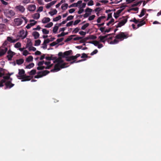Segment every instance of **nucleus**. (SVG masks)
Returning <instances> with one entry per match:
<instances>
[{"mask_svg":"<svg viewBox=\"0 0 161 161\" xmlns=\"http://www.w3.org/2000/svg\"><path fill=\"white\" fill-rule=\"evenodd\" d=\"M63 62L64 61L62 59L61 57H59L57 58V59H56L55 60L54 63H57L55 65L54 68L51 69L50 71L51 72H54L56 71H58L60 70V69H59L58 68L59 64L63 63Z\"/></svg>","mask_w":161,"mask_h":161,"instance_id":"1","label":"nucleus"},{"mask_svg":"<svg viewBox=\"0 0 161 161\" xmlns=\"http://www.w3.org/2000/svg\"><path fill=\"white\" fill-rule=\"evenodd\" d=\"M129 36L127 32H120L115 37V38L120 41H122L125 39H126Z\"/></svg>","mask_w":161,"mask_h":161,"instance_id":"2","label":"nucleus"},{"mask_svg":"<svg viewBox=\"0 0 161 161\" xmlns=\"http://www.w3.org/2000/svg\"><path fill=\"white\" fill-rule=\"evenodd\" d=\"M4 14L8 18H10L15 15V13L12 10L5 9L4 10Z\"/></svg>","mask_w":161,"mask_h":161,"instance_id":"3","label":"nucleus"},{"mask_svg":"<svg viewBox=\"0 0 161 161\" xmlns=\"http://www.w3.org/2000/svg\"><path fill=\"white\" fill-rule=\"evenodd\" d=\"M5 87H4L5 89H10L13 86H14V84H13L11 82V81H6L5 84Z\"/></svg>","mask_w":161,"mask_h":161,"instance_id":"4","label":"nucleus"},{"mask_svg":"<svg viewBox=\"0 0 161 161\" xmlns=\"http://www.w3.org/2000/svg\"><path fill=\"white\" fill-rule=\"evenodd\" d=\"M27 33V31H26L25 33V31L24 30H22L19 31V36L22 39H24L26 37Z\"/></svg>","mask_w":161,"mask_h":161,"instance_id":"5","label":"nucleus"},{"mask_svg":"<svg viewBox=\"0 0 161 161\" xmlns=\"http://www.w3.org/2000/svg\"><path fill=\"white\" fill-rule=\"evenodd\" d=\"M127 21V18L124 19L118 24L116 26V28H118L121 27L124 25L126 23Z\"/></svg>","mask_w":161,"mask_h":161,"instance_id":"6","label":"nucleus"},{"mask_svg":"<svg viewBox=\"0 0 161 161\" xmlns=\"http://www.w3.org/2000/svg\"><path fill=\"white\" fill-rule=\"evenodd\" d=\"M14 21L15 23V25L17 26H19L23 22L22 19L21 18H15L14 20Z\"/></svg>","mask_w":161,"mask_h":161,"instance_id":"7","label":"nucleus"},{"mask_svg":"<svg viewBox=\"0 0 161 161\" xmlns=\"http://www.w3.org/2000/svg\"><path fill=\"white\" fill-rule=\"evenodd\" d=\"M14 53L12 51L10 50H9L8 52V54L7 56V57L8 58V61H11L12 59V58L13 56L14 55Z\"/></svg>","mask_w":161,"mask_h":161,"instance_id":"8","label":"nucleus"},{"mask_svg":"<svg viewBox=\"0 0 161 161\" xmlns=\"http://www.w3.org/2000/svg\"><path fill=\"white\" fill-rule=\"evenodd\" d=\"M112 34H113V33L108 34L103 36H100L98 37V38L100 39V42H105L107 40V38L108 36H109L111 35Z\"/></svg>","mask_w":161,"mask_h":161,"instance_id":"9","label":"nucleus"},{"mask_svg":"<svg viewBox=\"0 0 161 161\" xmlns=\"http://www.w3.org/2000/svg\"><path fill=\"white\" fill-rule=\"evenodd\" d=\"M15 8L21 13H23L25 10V8L23 6L19 5L15 7Z\"/></svg>","mask_w":161,"mask_h":161,"instance_id":"10","label":"nucleus"},{"mask_svg":"<svg viewBox=\"0 0 161 161\" xmlns=\"http://www.w3.org/2000/svg\"><path fill=\"white\" fill-rule=\"evenodd\" d=\"M19 75H17V77L19 79V78H21V76H23L24 74L25 73V71L24 69H19Z\"/></svg>","mask_w":161,"mask_h":161,"instance_id":"11","label":"nucleus"},{"mask_svg":"<svg viewBox=\"0 0 161 161\" xmlns=\"http://www.w3.org/2000/svg\"><path fill=\"white\" fill-rule=\"evenodd\" d=\"M19 79H22V81H29L31 80V77L30 76H25V75L23 76H21V78H19Z\"/></svg>","mask_w":161,"mask_h":161,"instance_id":"12","label":"nucleus"},{"mask_svg":"<svg viewBox=\"0 0 161 161\" xmlns=\"http://www.w3.org/2000/svg\"><path fill=\"white\" fill-rule=\"evenodd\" d=\"M36 9V6L35 5L31 4L28 5L27 9L30 11H34Z\"/></svg>","mask_w":161,"mask_h":161,"instance_id":"13","label":"nucleus"},{"mask_svg":"<svg viewBox=\"0 0 161 161\" xmlns=\"http://www.w3.org/2000/svg\"><path fill=\"white\" fill-rule=\"evenodd\" d=\"M7 51L8 48L7 47H4V49H0V57L5 54Z\"/></svg>","mask_w":161,"mask_h":161,"instance_id":"14","label":"nucleus"},{"mask_svg":"<svg viewBox=\"0 0 161 161\" xmlns=\"http://www.w3.org/2000/svg\"><path fill=\"white\" fill-rule=\"evenodd\" d=\"M49 73L50 71L47 70L38 72V74H40L42 76V77L46 75Z\"/></svg>","mask_w":161,"mask_h":161,"instance_id":"15","label":"nucleus"},{"mask_svg":"<svg viewBox=\"0 0 161 161\" xmlns=\"http://www.w3.org/2000/svg\"><path fill=\"white\" fill-rule=\"evenodd\" d=\"M72 51L71 50H69L65 52L64 53L63 58H65L66 56H68L71 54H72Z\"/></svg>","mask_w":161,"mask_h":161,"instance_id":"16","label":"nucleus"},{"mask_svg":"<svg viewBox=\"0 0 161 161\" xmlns=\"http://www.w3.org/2000/svg\"><path fill=\"white\" fill-rule=\"evenodd\" d=\"M7 40L11 43H14L18 41V39H13L10 36L7 37Z\"/></svg>","mask_w":161,"mask_h":161,"instance_id":"17","label":"nucleus"},{"mask_svg":"<svg viewBox=\"0 0 161 161\" xmlns=\"http://www.w3.org/2000/svg\"><path fill=\"white\" fill-rule=\"evenodd\" d=\"M32 45V43L30 39H28L27 43L26 45L27 48L31 47Z\"/></svg>","mask_w":161,"mask_h":161,"instance_id":"18","label":"nucleus"},{"mask_svg":"<svg viewBox=\"0 0 161 161\" xmlns=\"http://www.w3.org/2000/svg\"><path fill=\"white\" fill-rule=\"evenodd\" d=\"M50 20V19L48 17H44L42 20L43 23L45 24L49 22Z\"/></svg>","mask_w":161,"mask_h":161,"instance_id":"19","label":"nucleus"},{"mask_svg":"<svg viewBox=\"0 0 161 161\" xmlns=\"http://www.w3.org/2000/svg\"><path fill=\"white\" fill-rule=\"evenodd\" d=\"M32 35L34 36L35 39H37L39 37L40 34L38 32L35 31L33 32Z\"/></svg>","mask_w":161,"mask_h":161,"instance_id":"20","label":"nucleus"},{"mask_svg":"<svg viewBox=\"0 0 161 161\" xmlns=\"http://www.w3.org/2000/svg\"><path fill=\"white\" fill-rule=\"evenodd\" d=\"M76 35H71V36H69L64 41L65 42H68L70 40H71L73 39V37L74 36H76Z\"/></svg>","mask_w":161,"mask_h":161,"instance_id":"21","label":"nucleus"},{"mask_svg":"<svg viewBox=\"0 0 161 161\" xmlns=\"http://www.w3.org/2000/svg\"><path fill=\"white\" fill-rule=\"evenodd\" d=\"M66 61L68 62H69L71 61L72 60H75V58L74 56L66 57Z\"/></svg>","mask_w":161,"mask_h":161,"instance_id":"22","label":"nucleus"},{"mask_svg":"<svg viewBox=\"0 0 161 161\" xmlns=\"http://www.w3.org/2000/svg\"><path fill=\"white\" fill-rule=\"evenodd\" d=\"M24 62V60L23 59L21 58L19 59H17L16 60V62L17 64L20 65L22 64Z\"/></svg>","mask_w":161,"mask_h":161,"instance_id":"23","label":"nucleus"},{"mask_svg":"<svg viewBox=\"0 0 161 161\" xmlns=\"http://www.w3.org/2000/svg\"><path fill=\"white\" fill-rule=\"evenodd\" d=\"M40 14H39L36 13L34 14L32 16V17L35 19H37L40 18Z\"/></svg>","mask_w":161,"mask_h":161,"instance_id":"24","label":"nucleus"},{"mask_svg":"<svg viewBox=\"0 0 161 161\" xmlns=\"http://www.w3.org/2000/svg\"><path fill=\"white\" fill-rule=\"evenodd\" d=\"M144 19H143L141 21L139 22L140 23L137 25V28L142 26L145 24V22L144 21Z\"/></svg>","mask_w":161,"mask_h":161,"instance_id":"25","label":"nucleus"},{"mask_svg":"<svg viewBox=\"0 0 161 161\" xmlns=\"http://www.w3.org/2000/svg\"><path fill=\"white\" fill-rule=\"evenodd\" d=\"M146 10V9L145 8H143L142 9L140 14L139 15L140 17H141L144 15Z\"/></svg>","mask_w":161,"mask_h":161,"instance_id":"26","label":"nucleus"},{"mask_svg":"<svg viewBox=\"0 0 161 161\" xmlns=\"http://www.w3.org/2000/svg\"><path fill=\"white\" fill-rule=\"evenodd\" d=\"M57 13V11L56 9H54L53 11H50L49 12V14L53 16L54 14H56Z\"/></svg>","mask_w":161,"mask_h":161,"instance_id":"27","label":"nucleus"},{"mask_svg":"<svg viewBox=\"0 0 161 161\" xmlns=\"http://www.w3.org/2000/svg\"><path fill=\"white\" fill-rule=\"evenodd\" d=\"M68 4L67 3H65L62 4L61 6V8L63 10H66L68 8Z\"/></svg>","mask_w":161,"mask_h":161,"instance_id":"28","label":"nucleus"},{"mask_svg":"<svg viewBox=\"0 0 161 161\" xmlns=\"http://www.w3.org/2000/svg\"><path fill=\"white\" fill-rule=\"evenodd\" d=\"M33 60V57L31 56H29L27 58H26V61L27 62H29Z\"/></svg>","mask_w":161,"mask_h":161,"instance_id":"29","label":"nucleus"},{"mask_svg":"<svg viewBox=\"0 0 161 161\" xmlns=\"http://www.w3.org/2000/svg\"><path fill=\"white\" fill-rule=\"evenodd\" d=\"M34 64L33 63H31L28 65H27L26 67L25 68L26 69H31V68H32L34 67Z\"/></svg>","mask_w":161,"mask_h":161,"instance_id":"30","label":"nucleus"},{"mask_svg":"<svg viewBox=\"0 0 161 161\" xmlns=\"http://www.w3.org/2000/svg\"><path fill=\"white\" fill-rule=\"evenodd\" d=\"M50 42V40L49 39H47L44 40L43 43L45 45V47H44V48H47V44L48 43Z\"/></svg>","mask_w":161,"mask_h":161,"instance_id":"31","label":"nucleus"},{"mask_svg":"<svg viewBox=\"0 0 161 161\" xmlns=\"http://www.w3.org/2000/svg\"><path fill=\"white\" fill-rule=\"evenodd\" d=\"M58 28L59 26L55 25L53 28V32L54 33H56L58 29Z\"/></svg>","mask_w":161,"mask_h":161,"instance_id":"32","label":"nucleus"},{"mask_svg":"<svg viewBox=\"0 0 161 161\" xmlns=\"http://www.w3.org/2000/svg\"><path fill=\"white\" fill-rule=\"evenodd\" d=\"M67 63H64L62 64H59V68L60 69V70L61 69H62L66 67V65Z\"/></svg>","mask_w":161,"mask_h":161,"instance_id":"33","label":"nucleus"},{"mask_svg":"<svg viewBox=\"0 0 161 161\" xmlns=\"http://www.w3.org/2000/svg\"><path fill=\"white\" fill-rule=\"evenodd\" d=\"M41 42V41L39 39L36 40L35 41V43L34 44V46H39Z\"/></svg>","mask_w":161,"mask_h":161,"instance_id":"34","label":"nucleus"},{"mask_svg":"<svg viewBox=\"0 0 161 161\" xmlns=\"http://www.w3.org/2000/svg\"><path fill=\"white\" fill-rule=\"evenodd\" d=\"M88 40H89V39L95 40V39H96L97 38L96 36H95L93 35H90L88 36Z\"/></svg>","mask_w":161,"mask_h":161,"instance_id":"35","label":"nucleus"},{"mask_svg":"<svg viewBox=\"0 0 161 161\" xmlns=\"http://www.w3.org/2000/svg\"><path fill=\"white\" fill-rule=\"evenodd\" d=\"M3 80H4L7 81L10 78V77H9L7 74L6 76H3Z\"/></svg>","mask_w":161,"mask_h":161,"instance_id":"36","label":"nucleus"},{"mask_svg":"<svg viewBox=\"0 0 161 161\" xmlns=\"http://www.w3.org/2000/svg\"><path fill=\"white\" fill-rule=\"evenodd\" d=\"M61 18V17L60 15H59L58 16L56 17L55 18L53 19V21H57Z\"/></svg>","mask_w":161,"mask_h":161,"instance_id":"37","label":"nucleus"},{"mask_svg":"<svg viewBox=\"0 0 161 161\" xmlns=\"http://www.w3.org/2000/svg\"><path fill=\"white\" fill-rule=\"evenodd\" d=\"M142 1H140L138 2H137L136 3H134L133 4H132L131 5V7H133L135 6H138L139 4H141L142 3Z\"/></svg>","mask_w":161,"mask_h":161,"instance_id":"38","label":"nucleus"},{"mask_svg":"<svg viewBox=\"0 0 161 161\" xmlns=\"http://www.w3.org/2000/svg\"><path fill=\"white\" fill-rule=\"evenodd\" d=\"M119 41L116 40V39H115L113 41H111L110 42V44H114L118 43L119 42Z\"/></svg>","mask_w":161,"mask_h":161,"instance_id":"39","label":"nucleus"},{"mask_svg":"<svg viewBox=\"0 0 161 161\" xmlns=\"http://www.w3.org/2000/svg\"><path fill=\"white\" fill-rule=\"evenodd\" d=\"M89 25V23H86V24L84 25H83L81 28V29L83 30H84L86 29V28L87 27H88V26Z\"/></svg>","mask_w":161,"mask_h":161,"instance_id":"40","label":"nucleus"},{"mask_svg":"<svg viewBox=\"0 0 161 161\" xmlns=\"http://www.w3.org/2000/svg\"><path fill=\"white\" fill-rule=\"evenodd\" d=\"M88 40V36L87 37H86L85 38H84L82 39L80 41V43H85L87 40Z\"/></svg>","mask_w":161,"mask_h":161,"instance_id":"41","label":"nucleus"},{"mask_svg":"<svg viewBox=\"0 0 161 161\" xmlns=\"http://www.w3.org/2000/svg\"><path fill=\"white\" fill-rule=\"evenodd\" d=\"M90 43L93 44L95 46H98V44L99 43V42L98 41H95L92 42H90Z\"/></svg>","mask_w":161,"mask_h":161,"instance_id":"42","label":"nucleus"},{"mask_svg":"<svg viewBox=\"0 0 161 161\" xmlns=\"http://www.w3.org/2000/svg\"><path fill=\"white\" fill-rule=\"evenodd\" d=\"M53 23L52 22H51L45 25V27L46 28H50L53 26Z\"/></svg>","mask_w":161,"mask_h":161,"instance_id":"43","label":"nucleus"},{"mask_svg":"<svg viewBox=\"0 0 161 161\" xmlns=\"http://www.w3.org/2000/svg\"><path fill=\"white\" fill-rule=\"evenodd\" d=\"M6 80H2L0 81V87H3L4 86V83H5Z\"/></svg>","mask_w":161,"mask_h":161,"instance_id":"44","label":"nucleus"},{"mask_svg":"<svg viewBox=\"0 0 161 161\" xmlns=\"http://www.w3.org/2000/svg\"><path fill=\"white\" fill-rule=\"evenodd\" d=\"M36 71L35 69H32L30 71L29 74L31 75H34L36 73Z\"/></svg>","mask_w":161,"mask_h":161,"instance_id":"45","label":"nucleus"},{"mask_svg":"<svg viewBox=\"0 0 161 161\" xmlns=\"http://www.w3.org/2000/svg\"><path fill=\"white\" fill-rule=\"evenodd\" d=\"M21 46V44L19 42H18L14 45V47L16 48H19Z\"/></svg>","mask_w":161,"mask_h":161,"instance_id":"46","label":"nucleus"},{"mask_svg":"<svg viewBox=\"0 0 161 161\" xmlns=\"http://www.w3.org/2000/svg\"><path fill=\"white\" fill-rule=\"evenodd\" d=\"M42 31L44 34H47L49 33V31L45 29H43L42 30Z\"/></svg>","mask_w":161,"mask_h":161,"instance_id":"47","label":"nucleus"},{"mask_svg":"<svg viewBox=\"0 0 161 161\" xmlns=\"http://www.w3.org/2000/svg\"><path fill=\"white\" fill-rule=\"evenodd\" d=\"M30 21L31 22L30 24H31V25H32V26L35 25L37 23V21H35L34 20H30Z\"/></svg>","mask_w":161,"mask_h":161,"instance_id":"48","label":"nucleus"},{"mask_svg":"<svg viewBox=\"0 0 161 161\" xmlns=\"http://www.w3.org/2000/svg\"><path fill=\"white\" fill-rule=\"evenodd\" d=\"M28 49L29 51H35L36 50V48L32 46L29 47Z\"/></svg>","mask_w":161,"mask_h":161,"instance_id":"49","label":"nucleus"},{"mask_svg":"<svg viewBox=\"0 0 161 161\" xmlns=\"http://www.w3.org/2000/svg\"><path fill=\"white\" fill-rule=\"evenodd\" d=\"M79 30L80 29L78 27H77L74 30L72 31V33H76L79 31Z\"/></svg>","mask_w":161,"mask_h":161,"instance_id":"50","label":"nucleus"},{"mask_svg":"<svg viewBox=\"0 0 161 161\" xmlns=\"http://www.w3.org/2000/svg\"><path fill=\"white\" fill-rule=\"evenodd\" d=\"M95 17V15H92L89 17L88 18V20H92L94 19Z\"/></svg>","mask_w":161,"mask_h":161,"instance_id":"51","label":"nucleus"},{"mask_svg":"<svg viewBox=\"0 0 161 161\" xmlns=\"http://www.w3.org/2000/svg\"><path fill=\"white\" fill-rule=\"evenodd\" d=\"M45 68V67L44 66H39L37 68V69L38 70H43V69H44Z\"/></svg>","mask_w":161,"mask_h":161,"instance_id":"52","label":"nucleus"},{"mask_svg":"<svg viewBox=\"0 0 161 161\" xmlns=\"http://www.w3.org/2000/svg\"><path fill=\"white\" fill-rule=\"evenodd\" d=\"M74 18V16L72 15H70L68 16L66 19L67 21L72 20Z\"/></svg>","mask_w":161,"mask_h":161,"instance_id":"53","label":"nucleus"},{"mask_svg":"<svg viewBox=\"0 0 161 161\" xmlns=\"http://www.w3.org/2000/svg\"><path fill=\"white\" fill-rule=\"evenodd\" d=\"M92 9L88 8L85 10V12H89L90 13L89 14H91L92 12Z\"/></svg>","mask_w":161,"mask_h":161,"instance_id":"54","label":"nucleus"},{"mask_svg":"<svg viewBox=\"0 0 161 161\" xmlns=\"http://www.w3.org/2000/svg\"><path fill=\"white\" fill-rule=\"evenodd\" d=\"M122 1V0H116L114 2H112L110 3V4H113V3H115V4H118L119 3H120V2H121Z\"/></svg>","mask_w":161,"mask_h":161,"instance_id":"55","label":"nucleus"},{"mask_svg":"<svg viewBox=\"0 0 161 161\" xmlns=\"http://www.w3.org/2000/svg\"><path fill=\"white\" fill-rule=\"evenodd\" d=\"M114 19L112 18L111 20L107 24V26H109L110 24H111L112 23H113L114 22Z\"/></svg>","mask_w":161,"mask_h":161,"instance_id":"56","label":"nucleus"},{"mask_svg":"<svg viewBox=\"0 0 161 161\" xmlns=\"http://www.w3.org/2000/svg\"><path fill=\"white\" fill-rule=\"evenodd\" d=\"M63 40H64V38H58L56 40V41L57 42H56V43H58V44L59 42H62L63 41Z\"/></svg>","mask_w":161,"mask_h":161,"instance_id":"57","label":"nucleus"},{"mask_svg":"<svg viewBox=\"0 0 161 161\" xmlns=\"http://www.w3.org/2000/svg\"><path fill=\"white\" fill-rule=\"evenodd\" d=\"M93 1L92 0H90L87 3V5L88 6H92L93 5Z\"/></svg>","mask_w":161,"mask_h":161,"instance_id":"58","label":"nucleus"},{"mask_svg":"<svg viewBox=\"0 0 161 161\" xmlns=\"http://www.w3.org/2000/svg\"><path fill=\"white\" fill-rule=\"evenodd\" d=\"M44 63L45 62L44 61H40L38 63L37 65L38 66H41L43 64H44Z\"/></svg>","mask_w":161,"mask_h":161,"instance_id":"59","label":"nucleus"},{"mask_svg":"<svg viewBox=\"0 0 161 161\" xmlns=\"http://www.w3.org/2000/svg\"><path fill=\"white\" fill-rule=\"evenodd\" d=\"M73 21H71L68 23H67V24L66 25V26L67 27H69L71 25H72L73 24Z\"/></svg>","mask_w":161,"mask_h":161,"instance_id":"60","label":"nucleus"},{"mask_svg":"<svg viewBox=\"0 0 161 161\" xmlns=\"http://www.w3.org/2000/svg\"><path fill=\"white\" fill-rule=\"evenodd\" d=\"M42 77V76L40 74H38V72L37 73V75L34 77L35 78H39Z\"/></svg>","mask_w":161,"mask_h":161,"instance_id":"61","label":"nucleus"},{"mask_svg":"<svg viewBox=\"0 0 161 161\" xmlns=\"http://www.w3.org/2000/svg\"><path fill=\"white\" fill-rule=\"evenodd\" d=\"M76 4L77 3H73L69 6V8H70L71 7H78V5H77V4Z\"/></svg>","mask_w":161,"mask_h":161,"instance_id":"62","label":"nucleus"},{"mask_svg":"<svg viewBox=\"0 0 161 161\" xmlns=\"http://www.w3.org/2000/svg\"><path fill=\"white\" fill-rule=\"evenodd\" d=\"M98 52V51L97 49H95L94 51H93L91 53V55H93L95 54H96Z\"/></svg>","mask_w":161,"mask_h":161,"instance_id":"63","label":"nucleus"},{"mask_svg":"<svg viewBox=\"0 0 161 161\" xmlns=\"http://www.w3.org/2000/svg\"><path fill=\"white\" fill-rule=\"evenodd\" d=\"M83 11L84 9L82 8H80L78 11V13L79 14H81L83 12Z\"/></svg>","mask_w":161,"mask_h":161,"instance_id":"64","label":"nucleus"}]
</instances>
